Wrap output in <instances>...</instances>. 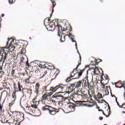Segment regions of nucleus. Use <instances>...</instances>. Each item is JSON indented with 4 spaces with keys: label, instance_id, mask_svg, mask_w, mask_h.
Masks as SVG:
<instances>
[{
    "label": "nucleus",
    "instance_id": "19",
    "mask_svg": "<svg viewBox=\"0 0 125 125\" xmlns=\"http://www.w3.org/2000/svg\"><path fill=\"white\" fill-rule=\"evenodd\" d=\"M40 83H36V85H35V88H36V96H38L39 92H40Z\"/></svg>",
    "mask_w": 125,
    "mask_h": 125
},
{
    "label": "nucleus",
    "instance_id": "14",
    "mask_svg": "<svg viewBox=\"0 0 125 125\" xmlns=\"http://www.w3.org/2000/svg\"><path fill=\"white\" fill-rule=\"evenodd\" d=\"M3 62L1 61H0V78L1 79L2 76L4 75L5 72L3 70Z\"/></svg>",
    "mask_w": 125,
    "mask_h": 125
},
{
    "label": "nucleus",
    "instance_id": "38",
    "mask_svg": "<svg viewBox=\"0 0 125 125\" xmlns=\"http://www.w3.org/2000/svg\"><path fill=\"white\" fill-rule=\"evenodd\" d=\"M97 98H98V99H101V98H103V96L101 93L98 92L97 95Z\"/></svg>",
    "mask_w": 125,
    "mask_h": 125
},
{
    "label": "nucleus",
    "instance_id": "8",
    "mask_svg": "<svg viewBox=\"0 0 125 125\" xmlns=\"http://www.w3.org/2000/svg\"><path fill=\"white\" fill-rule=\"evenodd\" d=\"M4 49H7V48H0V55H1L2 56V59H3V60L4 61L6 60V58L8 56V50H5Z\"/></svg>",
    "mask_w": 125,
    "mask_h": 125
},
{
    "label": "nucleus",
    "instance_id": "13",
    "mask_svg": "<svg viewBox=\"0 0 125 125\" xmlns=\"http://www.w3.org/2000/svg\"><path fill=\"white\" fill-rule=\"evenodd\" d=\"M59 112V109L54 108L52 106H50V108L49 110V113L51 115H55L57 113Z\"/></svg>",
    "mask_w": 125,
    "mask_h": 125
},
{
    "label": "nucleus",
    "instance_id": "62",
    "mask_svg": "<svg viewBox=\"0 0 125 125\" xmlns=\"http://www.w3.org/2000/svg\"><path fill=\"white\" fill-rule=\"evenodd\" d=\"M122 113L125 114V111H123Z\"/></svg>",
    "mask_w": 125,
    "mask_h": 125
},
{
    "label": "nucleus",
    "instance_id": "12",
    "mask_svg": "<svg viewBox=\"0 0 125 125\" xmlns=\"http://www.w3.org/2000/svg\"><path fill=\"white\" fill-rule=\"evenodd\" d=\"M72 30H70L68 32H66L67 34L66 35H65V36H68L69 38H70L72 42H75V46H76V48L78 49V44H77V42H76V41L74 40L75 39V38H74L75 36L72 35V34L71 33L72 32ZM68 33H69V34H68Z\"/></svg>",
    "mask_w": 125,
    "mask_h": 125
},
{
    "label": "nucleus",
    "instance_id": "39",
    "mask_svg": "<svg viewBox=\"0 0 125 125\" xmlns=\"http://www.w3.org/2000/svg\"><path fill=\"white\" fill-rule=\"evenodd\" d=\"M30 78H31L30 76H29L28 78L24 80L25 84H27V83H30V82L29 79H30Z\"/></svg>",
    "mask_w": 125,
    "mask_h": 125
},
{
    "label": "nucleus",
    "instance_id": "15",
    "mask_svg": "<svg viewBox=\"0 0 125 125\" xmlns=\"http://www.w3.org/2000/svg\"><path fill=\"white\" fill-rule=\"evenodd\" d=\"M51 87H49V84H48L47 85L43 86L40 89V90L43 92H45V91H52V90H51Z\"/></svg>",
    "mask_w": 125,
    "mask_h": 125
},
{
    "label": "nucleus",
    "instance_id": "24",
    "mask_svg": "<svg viewBox=\"0 0 125 125\" xmlns=\"http://www.w3.org/2000/svg\"><path fill=\"white\" fill-rule=\"evenodd\" d=\"M8 95V92L6 90H3L1 93L0 95V99H1L2 96L3 97H7Z\"/></svg>",
    "mask_w": 125,
    "mask_h": 125
},
{
    "label": "nucleus",
    "instance_id": "51",
    "mask_svg": "<svg viewBox=\"0 0 125 125\" xmlns=\"http://www.w3.org/2000/svg\"><path fill=\"white\" fill-rule=\"evenodd\" d=\"M54 74L55 75H57V76H58L59 74H60V70L57 69L56 72L54 73Z\"/></svg>",
    "mask_w": 125,
    "mask_h": 125
},
{
    "label": "nucleus",
    "instance_id": "60",
    "mask_svg": "<svg viewBox=\"0 0 125 125\" xmlns=\"http://www.w3.org/2000/svg\"><path fill=\"white\" fill-rule=\"evenodd\" d=\"M52 102H53L54 103H55V102H56V101H55V100H52Z\"/></svg>",
    "mask_w": 125,
    "mask_h": 125
},
{
    "label": "nucleus",
    "instance_id": "40",
    "mask_svg": "<svg viewBox=\"0 0 125 125\" xmlns=\"http://www.w3.org/2000/svg\"><path fill=\"white\" fill-rule=\"evenodd\" d=\"M17 92H16V91H15L12 93V98H13L14 100H16V99L17 98V96H16Z\"/></svg>",
    "mask_w": 125,
    "mask_h": 125
},
{
    "label": "nucleus",
    "instance_id": "61",
    "mask_svg": "<svg viewBox=\"0 0 125 125\" xmlns=\"http://www.w3.org/2000/svg\"><path fill=\"white\" fill-rule=\"evenodd\" d=\"M124 82H123V83H121V84H122L123 85H124Z\"/></svg>",
    "mask_w": 125,
    "mask_h": 125
},
{
    "label": "nucleus",
    "instance_id": "22",
    "mask_svg": "<svg viewBox=\"0 0 125 125\" xmlns=\"http://www.w3.org/2000/svg\"><path fill=\"white\" fill-rule=\"evenodd\" d=\"M9 117L11 118L9 119V123L11 124H15V116L13 114H10Z\"/></svg>",
    "mask_w": 125,
    "mask_h": 125
},
{
    "label": "nucleus",
    "instance_id": "10",
    "mask_svg": "<svg viewBox=\"0 0 125 125\" xmlns=\"http://www.w3.org/2000/svg\"><path fill=\"white\" fill-rule=\"evenodd\" d=\"M59 25L58 21H55L54 23H50L47 25V29L49 31H53L55 30V28H57V25Z\"/></svg>",
    "mask_w": 125,
    "mask_h": 125
},
{
    "label": "nucleus",
    "instance_id": "30",
    "mask_svg": "<svg viewBox=\"0 0 125 125\" xmlns=\"http://www.w3.org/2000/svg\"><path fill=\"white\" fill-rule=\"evenodd\" d=\"M82 81H79L77 83L76 85L75 86V88H79V87H81L82 84Z\"/></svg>",
    "mask_w": 125,
    "mask_h": 125
},
{
    "label": "nucleus",
    "instance_id": "28",
    "mask_svg": "<svg viewBox=\"0 0 125 125\" xmlns=\"http://www.w3.org/2000/svg\"><path fill=\"white\" fill-rule=\"evenodd\" d=\"M66 36L64 34H63V33H62V36H61V37L60 38V41L62 42H64L66 41Z\"/></svg>",
    "mask_w": 125,
    "mask_h": 125
},
{
    "label": "nucleus",
    "instance_id": "31",
    "mask_svg": "<svg viewBox=\"0 0 125 125\" xmlns=\"http://www.w3.org/2000/svg\"><path fill=\"white\" fill-rule=\"evenodd\" d=\"M106 113L107 115H106V114H105V116L106 118L109 117V115L110 114V106H109V105H108V108L107 109Z\"/></svg>",
    "mask_w": 125,
    "mask_h": 125
},
{
    "label": "nucleus",
    "instance_id": "20",
    "mask_svg": "<svg viewBox=\"0 0 125 125\" xmlns=\"http://www.w3.org/2000/svg\"><path fill=\"white\" fill-rule=\"evenodd\" d=\"M43 66L44 68L48 69L49 70H52L55 68V67L53 64H51L50 65L48 63H45Z\"/></svg>",
    "mask_w": 125,
    "mask_h": 125
},
{
    "label": "nucleus",
    "instance_id": "17",
    "mask_svg": "<svg viewBox=\"0 0 125 125\" xmlns=\"http://www.w3.org/2000/svg\"><path fill=\"white\" fill-rule=\"evenodd\" d=\"M109 78L108 77H106L105 79L104 78H103V80L101 81V83L103 85V86H105L106 84H107V83H109Z\"/></svg>",
    "mask_w": 125,
    "mask_h": 125
},
{
    "label": "nucleus",
    "instance_id": "49",
    "mask_svg": "<svg viewBox=\"0 0 125 125\" xmlns=\"http://www.w3.org/2000/svg\"><path fill=\"white\" fill-rule=\"evenodd\" d=\"M91 69V70H93V72L94 73V74H95L96 69H98L97 67H96V68L94 67H92Z\"/></svg>",
    "mask_w": 125,
    "mask_h": 125
},
{
    "label": "nucleus",
    "instance_id": "2",
    "mask_svg": "<svg viewBox=\"0 0 125 125\" xmlns=\"http://www.w3.org/2000/svg\"><path fill=\"white\" fill-rule=\"evenodd\" d=\"M71 93L70 91L65 92H58L55 93L53 96L52 98H55L56 100H62V101H65L66 99L69 98V95Z\"/></svg>",
    "mask_w": 125,
    "mask_h": 125
},
{
    "label": "nucleus",
    "instance_id": "55",
    "mask_svg": "<svg viewBox=\"0 0 125 125\" xmlns=\"http://www.w3.org/2000/svg\"><path fill=\"white\" fill-rule=\"evenodd\" d=\"M98 61V60H96V61H95V65H98L99 63V62H97Z\"/></svg>",
    "mask_w": 125,
    "mask_h": 125
},
{
    "label": "nucleus",
    "instance_id": "59",
    "mask_svg": "<svg viewBox=\"0 0 125 125\" xmlns=\"http://www.w3.org/2000/svg\"><path fill=\"white\" fill-rule=\"evenodd\" d=\"M1 18L0 17V28H1Z\"/></svg>",
    "mask_w": 125,
    "mask_h": 125
},
{
    "label": "nucleus",
    "instance_id": "56",
    "mask_svg": "<svg viewBox=\"0 0 125 125\" xmlns=\"http://www.w3.org/2000/svg\"><path fill=\"white\" fill-rule=\"evenodd\" d=\"M26 64V65H27L28 67H31L30 65L29 64V62H28V61H27Z\"/></svg>",
    "mask_w": 125,
    "mask_h": 125
},
{
    "label": "nucleus",
    "instance_id": "41",
    "mask_svg": "<svg viewBox=\"0 0 125 125\" xmlns=\"http://www.w3.org/2000/svg\"><path fill=\"white\" fill-rule=\"evenodd\" d=\"M15 101H16V100L13 99V100L12 101L11 103L9 104L8 106L9 107V108H11L13 106V105H14V104H15Z\"/></svg>",
    "mask_w": 125,
    "mask_h": 125
},
{
    "label": "nucleus",
    "instance_id": "47",
    "mask_svg": "<svg viewBox=\"0 0 125 125\" xmlns=\"http://www.w3.org/2000/svg\"><path fill=\"white\" fill-rule=\"evenodd\" d=\"M57 77V75H56L55 73H54V74L52 76V80H55Z\"/></svg>",
    "mask_w": 125,
    "mask_h": 125
},
{
    "label": "nucleus",
    "instance_id": "5",
    "mask_svg": "<svg viewBox=\"0 0 125 125\" xmlns=\"http://www.w3.org/2000/svg\"><path fill=\"white\" fill-rule=\"evenodd\" d=\"M87 102H88V101H76L75 104L74 103H70V104L68 105V107L70 109H73V110H75V108H76V107L87 106V104H86V103Z\"/></svg>",
    "mask_w": 125,
    "mask_h": 125
},
{
    "label": "nucleus",
    "instance_id": "18",
    "mask_svg": "<svg viewBox=\"0 0 125 125\" xmlns=\"http://www.w3.org/2000/svg\"><path fill=\"white\" fill-rule=\"evenodd\" d=\"M48 96L46 94H44L42 96V99L41 100L42 103V104H44L45 105H46L45 101L46 100H48Z\"/></svg>",
    "mask_w": 125,
    "mask_h": 125
},
{
    "label": "nucleus",
    "instance_id": "37",
    "mask_svg": "<svg viewBox=\"0 0 125 125\" xmlns=\"http://www.w3.org/2000/svg\"><path fill=\"white\" fill-rule=\"evenodd\" d=\"M24 41H23L22 40H20L18 41V42H17L18 44H19V46H23V43H24Z\"/></svg>",
    "mask_w": 125,
    "mask_h": 125
},
{
    "label": "nucleus",
    "instance_id": "54",
    "mask_svg": "<svg viewBox=\"0 0 125 125\" xmlns=\"http://www.w3.org/2000/svg\"><path fill=\"white\" fill-rule=\"evenodd\" d=\"M3 107V106L1 104H0V112H2Z\"/></svg>",
    "mask_w": 125,
    "mask_h": 125
},
{
    "label": "nucleus",
    "instance_id": "36",
    "mask_svg": "<svg viewBox=\"0 0 125 125\" xmlns=\"http://www.w3.org/2000/svg\"><path fill=\"white\" fill-rule=\"evenodd\" d=\"M56 0H51V2L52 3V7H53L52 12H54V8L55 7V6L56 5Z\"/></svg>",
    "mask_w": 125,
    "mask_h": 125
},
{
    "label": "nucleus",
    "instance_id": "23",
    "mask_svg": "<svg viewBox=\"0 0 125 125\" xmlns=\"http://www.w3.org/2000/svg\"><path fill=\"white\" fill-rule=\"evenodd\" d=\"M81 96L82 98H83V100H84V99L88 100V95L86 94L82 93L81 94L78 95V96Z\"/></svg>",
    "mask_w": 125,
    "mask_h": 125
},
{
    "label": "nucleus",
    "instance_id": "44",
    "mask_svg": "<svg viewBox=\"0 0 125 125\" xmlns=\"http://www.w3.org/2000/svg\"><path fill=\"white\" fill-rule=\"evenodd\" d=\"M48 72L47 71H45L44 72V73L43 74L42 76L41 77H40V79H42L43 78H44V77H45V75H47Z\"/></svg>",
    "mask_w": 125,
    "mask_h": 125
},
{
    "label": "nucleus",
    "instance_id": "16",
    "mask_svg": "<svg viewBox=\"0 0 125 125\" xmlns=\"http://www.w3.org/2000/svg\"><path fill=\"white\" fill-rule=\"evenodd\" d=\"M87 78H85L83 80H82V87H83V88H86V87H87V88H88V83H87Z\"/></svg>",
    "mask_w": 125,
    "mask_h": 125
},
{
    "label": "nucleus",
    "instance_id": "48",
    "mask_svg": "<svg viewBox=\"0 0 125 125\" xmlns=\"http://www.w3.org/2000/svg\"><path fill=\"white\" fill-rule=\"evenodd\" d=\"M15 73V70H12L11 71V77H14Z\"/></svg>",
    "mask_w": 125,
    "mask_h": 125
},
{
    "label": "nucleus",
    "instance_id": "45",
    "mask_svg": "<svg viewBox=\"0 0 125 125\" xmlns=\"http://www.w3.org/2000/svg\"><path fill=\"white\" fill-rule=\"evenodd\" d=\"M16 1V0H8V2L10 4H13Z\"/></svg>",
    "mask_w": 125,
    "mask_h": 125
},
{
    "label": "nucleus",
    "instance_id": "43",
    "mask_svg": "<svg viewBox=\"0 0 125 125\" xmlns=\"http://www.w3.org/2000/svg\"><path fill=\"white\" fill-rule=\"evenodd\" d=\"M106 77L107 78V79H108V77L107 75H102V76H101L102 81V80H103V79H104V80H105Z\"/></svg>",
    "mask_w": 125,
    "mask_h": 125
},
{
    "label": "nucleus",
    "instance_id": "52",
    "mask_svg": "<svg viewBox=\"0 0 125 125\" xmlns=\"http://www.w3.org/2000/svg\"><path fill=\"white\" fill-rule=\"evenodd\" d=\"M37 96H36L33 99V103H35V102H37L38 101H37Z\"/></svg>",
    "mask_w": 125,
    "mask_h": 125
},
{
    "label": "nucleus",
    "instance_id": "6",
    "mask_svg": "<svg viewBox=\"0 0 125 125\" xmlns=\"http://www.w3.org/2000/svg\"><path fill=\"white\" fill-rule=\"evenodd\" d=\"M67 85H68L60 83L59 85L56 86L55 87H51L50 88V90H51V91H53V92H56V91H57V90L60 91H63L67 88Z\"/></svg>",
    "mask_w": 125,
    "mask_h": 125
},
{
    "label": "nucleus",
    "instance_id": "21",
    "mask_svg": "<svg viewBox=\"0 0 125 125\" xmlns=\"http://www.w3.org/2000/svg\"><path fill=\"white\" fill-rule=\"evenodd\" d=\"M66 85H68L66 88V90H72L73 88H74L76 85V83L70 84L69 86V84H66Z\"/></svg>",
    "mask_w": 125,
    "mask_h": 125
},
{
    "label": "nucleus",
    "instance_id": "7",
    "mask_svg": "<svg viewBox=\"0 0 125 125\" xmlns=\"http://www.w3.org/2000/svg\"><path fill=\"white\" fill-rule=\"evenodd\" d=\"M13 87L16 92H21V91L22 92V88H23V86L21 84L20 82H18L17 83L15 82L13 83Z\"/></svg>",
    "mask_w": 125,
    "mask_h": 125
},
{
    "label": "nucleus",
    "instance_id": "64",
    "mask_svg": "<svg viewBox=\"0 0 125 125\" xmlns=\"http://www.w3.org/2000/svg\"><path fill=\"white\" fill-rule=\"evenodd\" d=\"M119 83H121V81H119Z\"/></svg>",
    "mask_w": 125,
    "mask_h": 125
},
{
    "label": "nucleus",
    "instance_id": "35",
    "mask_svg": "<svg viewBox=\"0 0 125 125\" xmlns=\"http://www.w3.org/2000/svg\"><path fill=\"white\" fill-rule=\"evenodd\" d=\"M3 86H4V88L5 89H7L8 90H10V88L9 87V86H8V84L7 83H5L3 84Z\"/></svg>",
    "mask_w": 125,
    "mask_h": 125
},
{
    "label": "nucleus",
    "instance_id": "50",
    "mask_svg": "<svg viewBox=\"0 0 125 125\" xmlns=\"http://www.w3.org/2000/svg\"><path fill=\"white\" fill-rule=\"evenodd\" d=\"M98 110L99 112H100V111L103 112V114L105 116V113H104V111L103 110L99 109V107H98Z\"/></svg>",
    "mask_w": 125,
    "mask_h": 125
},
{
    "label": "nucleus",
    "instance_id": "58",
    "mask_svg": "<svg viewBox=\"0 0 125 125\" xmlns=\"http://www.w3.org/2000/svg\"><path fill=\"white\" fill-rule=\"evenodd\" d=\"M99 119H100V120L102 121V120H103V117H100Z\"/></svg>",
    "mask_w": 125,
    "mask_h": 125
},
{
    "label": "nucleus",
    "instance_id": "27",
    "mask_svg": "<svg viewBox=\"0 0 125 125\" xmlns=\"http://www.w3.org/2000/svg\"><path fill=\"white\" fill-rule=\"evenodd\" d=\"M87 83H88V87H92V86L94 85V82H93V79H91V81H90V82H89V81L87 80Z\"/></svg>",
    "mask_w": 125,
    "mask_h": 125
},
{
    "label": "nucleus",
    "instance_id": "11",
    "mask_svg": "<svg viewBox=\"0 0 125 125\" xmlns=\"http://www.w3.org/2000/svg\"><path fill=\"white\" fill-rule=\"evenodd\" d=\"M32 89L31 88H22V96H24L25 93L27 95H29L30 96H31L32 94Z\"/></svg>",
    "mask_w": 125,
    "mask_h": 125
},
{
    "label": "nucleus",
    "instance_id": "25",
    "mask_svg": "<svg viewBox=\"0 0 125 125\" xmlns=\"http://www.w3.org/2000/svg\"><path fill=\"white\" fill-rule=\"evenodd\" d=\"M50 107H51V106L45 105V106L42 107V110L44 111H49Z\"/></svg>",
    "mask_w": 125,
    "mask_h": 125
},
{
    "label": "nucleus",
    "instance_id": "57",
    "mask_svg": "<svg viewBox=\"0 0 125 125\" xmlns=\"http://www.w3.org/2000/svg\"><path fill=\"white\" fill-rule=\"evenodd\" d=\"M111 95L112 97H115L116 100V98H117L114 95H113L112 94L111 91Z\"/></svg>",
    "mask_w": 125,
    "mask_h": 125
},
{
    "label": "nucleus",
    "instance_id": "46",
    "mask_svg": "<svg viewBox=\"0 0 125 125\" xmlns=\"http://www.w3.org/2000/svg\"><path fill=\"white\" fill-rule=\"evenodd\" d=\"M54 92H55L51 91V92L48 93L46 94L48 96H48H51V95H52L53 94Z\"/></svg>",
    "mask_w": 125,
    "mask_h": 125
},
{
    "label": "nucleus",
    "instance_id": "33",
    "mask_svg": "<svg viewBox=\"0 0 125 125\" xmlns=\"http://www.w3.org/2000/svg\"><path fill=\"white\" fill-rule=\"evenodd\" d=\"M116 103L117 104V105H118V106L121 108H124L125 109V104H123L122 105H120L118 103V102L117 101V98H116Z\"/></svg>",
    "mask_w": 125,
    "mask_h": 125
},
{
    "label": "nucleus",
    "instance_id": "26",
    "mask_svg": "<svg viewBox=\"0 0 125 125\" xmlns=\"http://www.w3.org/2000/svg\"><path fill=\"white\" fill-rule=\"evenodd\" d=\"M56 27L58 30V35L59 36H61V32L60 31H62V27L60 25H57Z\"/></svg>",
    "mask_w": 125,
    "mask_h": 125
},
{
    "label": "nucleus",
    "instance_id": "32",
    "mask_svg": "<svg viewBox=\"0 0 125 125\" xmlns=\"http://www.w3.org/2000/svg\"><path fill=\"white\" fill-rule=\"evenodd\" d=\"M108 88H109V89L111 90L110 86H106V88L104 90L105 93L104 94V95H108L109 91H108Z\"/></svg>",
    "mask_w": 125,
    "mask_h": 125
},
{
    "label": "nucleus",
    "instance_id": "9",
    "mask_svg": "<svg viewBox=\"0 0 125 125\" xmlns=\"http://www.w3.org/2000/svg\"><path fill=\"white\" fill-rule=\"evenodd\" d=\"M25 112L27 113H35L36 115H39V114H40V111L38 109L35 110L33 111L31 107L26 106L25 108ZM38 113L39 114H37Z\"/></svg>",
    "mask_w": 125,
    "mask_h": 125
},
{
    "label": "nucleus",
    "instance_id": "53",
    "mask_svg": "<svg viewBox=\"0 0 125 125\" xmlns=\"http://www.w3.org/2000/svg\"><path fill=\"white\" fill-rule=\"evenodd\" d=\"M31 106L33 108L36 109L37 108V105L36 104H32Z\"/></svg>",
    "mask_w": 125,
    "mask_h": 125
},
{
    "label": "nucleus",
    "instance_id": "34",
    "mask_svg": "<svg viewBox=\"0 0 125 125\" xmlns=\"http://www.w3.org/2000/svg\"><path fill=\"white\" fill-rule=\"evenodd\" d=\"M79 96V94H71L69 95V98H76V97H78Z\"/></svg>",
    "mask_w": 125,
    "mask_h": 125
},
{
    "label": "nucleus",
    "instance_id": "42",
    "mask_svg": "<svg viewBox=\"0 0 125 125\" xmlns=\"http://www.w3.org/2000/svg\"><path fill=\"white\" fill-rule=\"evenodd\" d=\"M61 101L59 102L58 105H59L61 106H62L63 105V102H65V101H62V99H61Z\"/></svg>",
    "mask_w": 125,
    "mask_h": 125
},
{
    "label": "nucleus",
    "instance_id": "63",
    "mask_svg": "<svg viewBox=\"0 0 125 125\" xmlns=\"http://www.w3.org/2000/svg\"><path fill=\"white\" fill-rule=\"evenodd\" d=\"M124 97L125 98V93H124Z\"/></svg>",
    "mask_w": 125,
    "mask_h": 125
},
{
    "label": "nucleus",
    "instance_id": "3",
    "mask_svg": "<svg viewBox=\"0 0 125 125\" xmlns=\"http://www.w3.org/2000/svg\"><path fill=\"white\" fill-rule=\"evenodd\" d=\"M14 42V39H8V41L7 42L6 47H4L5 48H7L9 49V51L10 52H13L14 51L15 48L17 49H20L21 48V46H19V43L17 42L15 43V46H12V44Z\"/></svg>",
    "mask_w": 125,
    "mask_h": 125
},
{
    "label": "nucleus",
    "instance_id": "29",
    "mask_svg": "<svg viewBox=\"0 0 125 125\" xmlns=\"http://www.w3.org/2000/svg\"><path fill=\"white\" fill-rule=\"evenodd\" d=\"M7 49V52H8V54H7V58H6V60H7V59H8L9 60H12V59H13V56H12V55H10L9 52H11L10 51H9V49Z\"/></svg>",
    "mask_w": 125,
    "mask_h": 125
},
{
    "label": "nucleus",
    "instance_id": "4",
    "mask_svg": "<svg viewBox=\"0 0 125 125\" xmlns=\"http://www.w3.org/2000/svg\"><path fill=\"white\" fill-rule=\"evenodd\" d=\"M12 114L15 118V125H20V122L24 120V114L22 113L13 111L12 112Z\"/></svg>",
    "mask_w": 125,
    "mask_h": 125
},
{
    "label": "nucleus",
    "instance_id": "1",
    "mask_svg": "<svg viewBox=\"0 0 125 125\" xmlns=\"http://www.w3.org/2000/svg\"><path fill=\"white\" fill-rule=\"evenodd\" d=\"M80 59L78 61V64L77 65V67L74 69L72 72H71L70 74V77L67 78L66 79V83H69V82H71V81H72V80H76L77 79H79L80 77L82 76L83 73L84 71V70H85V69L84 68L83 70H78V68H79V66L82 63V57H81V56H80Z\"/></svg>",
    "mask_w": 125,
    "mask_h": 125
}]
</instances>
